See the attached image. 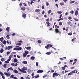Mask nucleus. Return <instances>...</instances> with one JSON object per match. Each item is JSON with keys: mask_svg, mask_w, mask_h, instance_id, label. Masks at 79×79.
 I'll return each instance as SVG.
<instances>
[{"mask_svg": "<svg viewBox=\"0 0 79 79\" xmlns=\"http://www.w3.org/2000/svg\"><path fill=\"white\" fill-rule=\"evenodd\" d=\"M73 73H75L76 74L77 73V70H74L73 71L69 73H68V75H69V76L73 75Z\"/></svg>", "mask_w": 79, "mask_h": 79, "instance_id": "obj_1", "label": "nucleus"}, {"mask_svg": "<svg viewBox=\"0 0 79 79\" xmlns=\"http://www.w3.org/2000/svg\"><path fill=\"white\" fill-rule=\"evenodd\" d=\"M53 47V45L52 44H48L47 46H45V48L47 49H48V48H50V47Z\"/></svg>", "mask_w": 79, "mask_h": 79, "instance_id": "obj_2", "label": "nucleus"}, {"mask_svg": "<svg viewBox=\"0 0 79 79\" xmlns=\"http://www.w3.org/2000/svg\"><path fill=\"white\" fill-rule=\"evenodd\" d=\"M55 76H60V75L58 73H54L53 74V77H55Z\"/></svg>", "mask_w": 79, "mask_h": 79, "instance_id": "obj_3", "label": "nucleus"}, {"mask_svg": "<svg viewBox=\"0 0 79 79\" xmlns=\"http://www.w3.org/2000/svg\"><path fill=\"white\" fill-rule=\"evenodd\" d=\"M55 31L56 33L57 34L58 33H59L60 34H61V32L60 31H59L58 29L57 28L55 29Z\"/></svg>", "mask_w": 79, "mask_h": 79, "instance_id": "obj_4", "label": "nucleus"}, {"mask_svg": "<svg viewBox=\"0 0 79 79\" xmlns=\"http://www.w3.org/2000/svg\"><path fill=\"white\" fill-rule=\"evenodd\" d=\"M22 70H23V71H27V67L24 66L23 67Z\"/></svg>", "mask_w": 79, "mask_h": 79, "instance_id": "obj_5", "label": "nucleus"}, {"mask_svg": "<svg viewBox=\"0 0 79 79\" xmlns=\"http://www.w3.org/2000/svg\"><path fill=\"white\" fill-rule=\"evenodd\" d=\"M18 69L20 72H22L23 73H27V72H26V71H23V70H22V69H20L19 68H18Z\"/></svg>", "mask_w": 79, "mask_h": 79, "instance_id": "obj_6", "label": "nucleus"}, {"mask_svg": "<svg viewBox=\"0 0 79 79\" xmlns=\"http://www.w3.org/2000/svg\"><path fill=\"white\" fill-rule=\"evenodd\" d=\"M44 71L42 70H38L37 72V73H42Z\"/></svg>", "mask_w": 79, "mask_h": 79, "instance_id": "obj_7", "label": "nucleus"}, {"mask_svg": "<svg viewBox=\"0 0 79 79\" xmlns=\"http://www.w3.org/2000/svg\"><path fill=\"white\" fill-rule=\"evenodd\" d=\"M13 56V55H10L9 56V59L7 60V61H10L11 60V58H12Z\"/></svg>", "mask_w": 79, "mask_h": 79, "instance_id": "obj_8", "label": "nucleus"}, {"mask_svg": "<svg viewBox=\"0 0 79 79\" xmlns=\"http://www.w3.org/2000/svg\"><path fill=\"white\" fill-rule=\"evenodd\" d=\"M10 70H11V71H13V68L12 67H10V68H9L7 69V72H8Z\"/></svg>", "mask_w": 79, "mask_h": 79, "instance_id": "obj_9", "label": "nucleus"}, {"mask_svg": "<svg viewBox=\"0 0 79 79\" xmlns=\"http://www.w3.org/2000/svg\"><path fill=\"white\" fill-rule=\"evenodd\" d=\"M13 72H14V73H15V74H18V70H16V69L14 70Z\"/></svg>", "mask_w": 79, "mask_h": 79, "instance_id": "obj_10", "label": "nucleus"}, {"mask_svg": "<svg viewBox=\"0 0 79 79\" xmlns=\"http://www.w3.org/2000/svg\"><path fill=\"white\" fill-rule=\"evenodd\" d=\"M11 65H12V66H17V65H18V64L17 63H16L15 64L13 63L11 64Z\"/></svg>", "mask_w": 79, "mask_h": 79, "instance_id": "obj_11", "label": "nucleus"}, {"mask_svg": "<svg viewBox=\"0 0 79 79\" xmlns=\"http://www.w3.org/2000/svg\"><path fill=\"white\" fill-rule=\"evenodd\" d=\"M10 27H7L6 28V31H7V32H10Z\"/></svg>", "mask_w": 79, "mask_h": 79, "instance_id": "obj_12", "label": "nucleus"}, {"mask_svg": "<svg viewBox=\"0 0 79 79\" xmlns=\"http://www.w3.org/2000/svg\"><path fill=\"white\" fill-rule=\"evenodd\" d=\"M26 16V14L25 13H23L22 15V17L24 18H25Z\"/></svg>", "mask_w": 79, "mask_h": 79, "instance_id": "obj_13", "label": "nucleus"}, {"mask_svg": "<svg viewBox=\"0 0 79 79\" xmlns=\"http://www.w3.org/2000/svg\"><path fill=\"white\" fill-rule=\"evenodd\" d=\"M40 9H37L35 10V12L36 13H39V12H40Z\"/></svg>", "mask_w": 79, "mask_h": 79, "instance_id": "obj_14", "label": "nucleus"}, {"mask_svg": "<svg viewBox=\"0 0 79 79\" xmlns=\"http://www.w3.org/2000/svg\"><path fill=\"white\" fill-rule=\"evenodd\" d=\"M46 23L48 25H47V26H48V27H50V23L49 22H46Z\"/></svg>", "mask_w": 79, "mask_h": 79, "instance_id": "obj_15", "label": "nucleus"}, {"mask_svg": "<svg viewBox=\"0 0 79 79\" xmlns=\"http://www.w3.org/2000/svg\"><path fill=\"white\" fill-rule=\"evenodd\" d=\"M8 50H10L11 48H13V46H8Z\"/></svg>", "mask_w": 79, "mask_h": 79, "instance_id": "obj_16", "label": "nucleus"}, {"mask_svg": "<svg viewBox=\"0 0 79 79\" xmlns=\"http://www.w3.org/2000/svg\"><path fill=\"white\" fill-rule=\"evenodd\" d=\"M21 10L23 11H25L26 10V8L24 7H23L21 8Z\"/></svg>", "mask_w": 79, "mask_h": 79, "instance_id": "obj_17", "label": "nucleus"}, {"mask_svg": "<svg viewBox=\"0 0 79 79\" xmlns=\"http://www.w3.org/2000/svg\"><path fill=\"white\" fill-rule=\"evenodd\" d=\"M75 14L76 16H77V15H78V11H77V10H76V11H75Z\"/></svg>", "mask_w": 79, "mask_h": 79, "instance_id": "obj_18", "label": "nucleus"}, {"mask_svg": "<svg viewBox=\"0 0 79 79\" xmlns=\"http://www.w3.org/2000/svg\"><path fill=\"white\" fill-rule=\"evenodd\" d=\"M23 64H27V61H23L22 62Z\"/></svg>", "mask_w": 79, "mask_h": 79, "instance_id": "obj_19", "label": "nucleus"}, {"mask_svg": "<svg viewBox=\"0 0 79 79\" xmlns=\"http://www.w3.org/2000/svg\"><path fill=\"white\" fill-rule=\"evenodd\" d=\"M24 53L25 54L27 55V54H29V51H25Z\"/></svg>", "mask_w": 79, "mask_h": 79, "instance_id": "obj_20", "label": "nucleus"}, {"mask_svg": "<svg viewBox=\"0 0 79 79\" xmlns=\"http://www.w3.org/2000/svg\"><path fill=\"white\" fill-rule=\"evenodd\" d=\"M21 44H22L20 43H18L15 44V45H19V46H20Z\"/></svg>", "mask_w": 79, "mask_h": 79, "instance_id": "obj_21", "label": "nucleus"}, {"mask_svg": "<svg viewBox=\"0 0 79 79\" xmlns=\"http://www.w3.org/2000/svg\"><path fill=\"white\" fill-rule=\"evenodd\" d=\"M14 63H15L16 62H18V60H17V59H16V58L14 59Z\"/></svg>", "mask_w": 79, "mask_h": 79, "instance_id": "obj_22", "label": "nucleus"}, {"mask_svg": "<svg viewBox=\"0 0 79 79\" xmlns=\"http://www.w3.org/2000/svg\"><path fill=\"white\" fill-rule=\"evenodd\" d=\"M46 5L47 6H48L50 5V4H49V3H48V2H46Z\"/></svg>", "mask_w": 79, "mask_h": 79, "instance_id": "obj_23", "label": "nucleus"}, {"mask_svg": "<svg viewBox=\"0 0 79 79\" xmlns=\"http://www.w3.org/2000/svg\"><path fill=\"white\" fill-rule=\"evenodd\" d=\"M64 3L63 2H61L60 3V5H61V6H62V5H64Z\"/></svg>", "mask_w": 79, "mask_h": 79, "instance_id": "obj_24", "label": "nucleus"}, {"mask_svg": "<svg viewBox=\"0 0 79 79\" xmlns=\"http://www.w3.org/2000/svg\"><path fill=\"white\" fill-rule=\"evenodd\" d=\"M27 55L26 54L24 53H23V57H24V58H25V57H26V56H27Z\"/></svg>", "mask_w": 79, "mask_h": 79, "instance_id": "obj_25", "label": "nucleus"}, {"mask_svg": "<svg viewBox=\"0 0 79 79\" xmlns=\"http://www.w3.org/2000/svg\"><path fill=\"white\" fill-rule=\"evenodd\" d=\"M38 44H41L42 43V41L40 40H39L38 41Z\"/></svg>", "mask_w": 79, "mask_h": 79, "instance_id": "obj_26", "label": "nucleus"}, {"mask_svg": "<svg viewBox=\"0 0 79 79\" xmlns=\"http://www.w3.org/2000/svg\"><path fill=\"white\" fill-rule=\"evenodd\" d=\"M57 13H58V14H61L62 13V12L61 11H57Z\"/></svg>", "mask_w": 79, "mask_h": 79, "instance_id": "obj_27", "label": "nucleus"}, {"mask_svg": "<svg viewBox=\"0 0 79 79\" xmlns=\"http://www.w3.org/2000/svg\"><path fill=\"white\" fill-rule=\"evenodd\" d=\"M3 40V37H2L1 38H0V41H1V42H2Z\"/></svg>", "mask_w": 79, "mask_h": 79, "instance_id": "obj_28", "label": "nucleus"}, {"mask_svg": "<svg viewBox=\"0 0 79 79\" xmlns=\"http://www.w3.org/2000/svg\"><path fill=\"white\" fill-rule=\"evenodd\" d=\"M7 64H4L3 65V67L4 68H6V65H7Z\"/></svg>", "mask_w": 79, "mask_h": 79, "instance_id": "obj_29", "label": "nucleus"}, {"mask_svg": "<svg viewBox=\"0 0 79 79\" xmlns=\"http://www.w3.org/2000/svg\"><path fill=\"white\" fill-rule=\"evenodd\" d=\"M2 43L3 44H4V45H6V41L5 40H4L3 42H2Z\"/></svg>", "mask_w": 79, "mask_h": 79, "instance_id": "obj_30", "label": "nucleus"}, {"mask_svg": "<svg viewBox=\"0 0 79 79\" xmlns=\"http://www.w3.org/2000/svg\"><path fill=\"white\" fill-rule=\"evenodd\" d=\"M31 59L32 60H34V59H35V57L34 56H32L31 57Z\"/></svg>", "mask_w": 79, "mask_h": 79, "instance_id": "obj_31", "label": "nucleus"}, {"mask_svg": "<svg viewBox=\"0 0 79 79\" xmlns=\"http://www.w3.org/2000/svg\"><path fill=\"white\" fill-rule=\"evenodd\" d=\"M55 72V71L54 70L52 69H51V72L50 73H54Z\"/></svg>", "mask_w": 79, "mask_h": 79, "instance_id": "obj_32", "label": "nucleus"}, {"mask_svg": "<svg viewBox=\"0 0 79 79\" xmlns=\"http://www.w3.org/2000/svg\"><path fill=\"white\" fill-rule=\"evenodd\" d=\"M22 50V48L21 47H19V48H17V50Z\"/></svg>", "mask_w": 79, "mask_h": 79, "instance_id": "obj_33", "label": "nucleus"}, {"mask_svg": "<svg viewBox=\"0 0 79 79\" xmlns=\"http://www.w3.org/2000/svg\"><path fill=\"white\" fill-rule=\"evenodd\" d=\"M46 55H50V54H51V52H46Z\"/></svg>", "mask_w": 79, "mask_h": 79, "instance_id": "obj_34", "label": "nucleus"}, {"mask_svg": "<svg viewBox=\"0 0 79 79\" xmlns=\"http://www.w3.org/2000/svg\"><path fill=\"white\" fill-rule=\"evenodd\" d=\"M74 20L75 21H79V19H77L76 18H74Z\"/></svg>", "mask_w": 79, "mask_h": 79, "instance_id": "obj_35", "label": "nucleus"}, {"mask_svg": "<svg viewBox=\"0 0 79 79\" xmlns=\"http://www.w3.org/2000/svg\"><path fill=\"white\" fill-rule=\"evenodd\" d=\"M52 13V11L51 10H49L48 11V14L50 15V13Z\"/></svg>", "mask_w": 79, "mask_h": 79, "instance_id": "obj_36", "label": "nucleus"}, {"mask_svg": "<svg viewBox=\"0 0 79 79\" xmlns=\"http://www.w3.org/2000/svg\"><path fill=\"white\" fill-rule=\"evenodd\" d=\"M75 2V1H71L70 2V4H72V3H74Z\"/></svg>", "mask_w": 79, "mask_h": 79, "instance_id": "obj_37", "label": "nucleus"}, {"mask_svg": "<svg viewBox=\"0 0 79 79\" xmlns=\"http://www.w3.org/2000/svg\"><path fill=\"white\" fill-rule=\"evenodd\" d=\"M30 48H31V47H28L27 48V49L28 50H29V49H30Z\"/></svg>", "mask_w": 79, "mask_h": 79, "instance_id": "obj_38", "label": "nucleus"}, {"mask_svg": "<svg viewBox=\"0 0 79 79\" xmlns=\"http://www.w3.org/2000/svg\"><path fill=\"white\" fill-rule=\"evenodd\" d=\"M1 61H5V58H2L1 59Z\"/></svg>", "mask_w": 79, "mask_h": 79, "instance_id": "obj_39", "label": "nucleus"}, {"mask_svg": "<svg viewBox=\"0 0 79 79\" xmlns=\"http://www.w3.org/2000/svg\"><path fill=\"white\" fill-rule=\"evenodd\" d=\"M0 74H1V76H3V75H4V74H3V73H2V72H0Z\"/></svg>", "mask_w": 79, "mask_h": 79, "instance_id": "obj_40", "label": "nucleus"}, {"mask_svg": "<svg viewBox=\"0 0 79 79\" xmlns=\"http://www.w3.org/2000/svg\"><path fill=\"white\" fill-rule=\"evenodd\" d=\"M71 22L70 21H69L67 23V24H68V25H70V24H71Z\"/></svg>", "mask_w": 79, "mask_h": 79, "instance_id": "obj_41", "label": "nucleus"}, {"mask_svg": "<svg viewBox=\"0 0 79 79\" xmlns=\"http://www.w3.org/2000/svg\"><path fill=\"white\" fill-rule=\"evenodd\" d=\"M55 27L56 28H59V26H58L57 25H56Z\"/></svg>", "mask_w": 79, "mask_h": 79, "instance_id": "obj_42", "label": "nucleus"}, {"mask_svg": "<svg viewBox=\"0 0 79 79\" xmlns=\"http://www.w3.org/2000/svg\"><path fill=\"white\" fill-rule=\"evenodd\" d=\"M68 19L69 20L71 19H72V17L71 16L69 17H68Z\"/></svg>", "mask_w": 79, "mask_h": 79, "instance_id": "obj_43", "label": "nucleus"}, {"mask_svg": "<svg viewBox=\"0 0 79 79\" xmlns=\"http://www.w3.org/2000/svg\"><path fill=\"white\" fill-rule=\"evenodd\" d=\"M17 58H21V56H20L17 55Z\"/></svg>", "mask_w": 79, "mask_h": 79, "instance_id": "obj_44", "label": "nucleus"}, {"mask_svg": "<svg viewBox=\"0 0 79 79\" xmlns=\"http://www.w3.org/2000/svg\"><path fill=\"white\" fill-rule=\"evenodd\" d=\"M40 76L39 75H37L35 76V78H38V77H39Z\"/></svg>", "mask_w": 79, "mask_h": 79, "instance_id": "obj_45", "label": "nucleus"}, {"mask_svg": "<svg viewBox=\"0 0 79 79\" xmlns=\"http://www.w3.org/2000/svg\"><path fill=\"white\" fill-rule=\"evenodd\" d=\"M70 13L71 14H73L74 13V11L72 10L71 11H70Z\"/></svg>", "mask_w": 79, "mask_h": 79, "instance_id": "obj_46", "label": "nucleus"}, {"mask_svg": "<svg viewBox=\"0 0 79 79\" xmlns=\"http://www.w3.org/2000/svg\"><path fill=\"white\" fill-rule=\"evenodd\" d=\"M59 24L60 26H61L62 25V22H59Z\"/></svg>", "mask_w": 79, "mask_h": 79, "instance_id": "obj_47", "label": "nucleus"}, {"mask_svg": "<svg viewBox=\"0 0 79 79\" xmlns=\"http://www.w3.org/2000/svg\"><path fill=\"white\" fill-rule=\"evenodd\" d=\"M7 60V61H5V63H9V61H9V60Z\"/></svg>", "mask_w": 79, "mask_h": 79, "instance_id": "obj_48", "label": "nucleus"}, {"mask_svg": "<svg viewBox=\"0 0 79 79\" xmlns=\"http://www.w3.org/2000/svg\"><path fill=\"white\" fill-rule=\"evenodd\" d=\"M38 64H39V63H38V62H36V66H38Z\"/></svg>", "mask_w": 79, "mask_h": 79, "instance_id": "obj_49", "label": "nucleus"}, {"mask_svg": "<svg viewBox=\"0 0 79 79\" xmlns=\"http://www.w3.org/2000/svg\"><path fill=\"white\" fill-rule=\"evenodd\" d=\"M13 77H14V75H12L10 77V78H13Z\"/></svg>", "mask_w": 79, "mask_h": 79, "instance_id": "obj_50", "label": "nucleus"}, {"mask_svg": "<svg viewBox=\"0 0 79 79\" xmlns=\"http://www.w3.org/2000/svg\"><path fill=\"white\" fill-rule=\"evenodd\" d=\"M76 40V38H73L72 40V42H73V41H74Z\"/></svg>", "mask_w": 79, "mask_h": 79, "instance_id": "obj_51", "label": "nucleus"}, {"mask_svg": "<svg viewBox=\"0 0 79 79\" xmlns=\"http://www.w3.org/2000/svg\"><path fill=\"white\" fill-rule=\"evenodd\" d=\"M0 52L1 53H3V49H2L1 50Z\"/></svg>", "mask_w": 79, "mask_h": 79, "instance_id": "obj_52", "label": "nucleus"}, {"mask_svg": "<svg viewBox=\"0 0 79 79\" xmlns=\"http://www.w3.org/2000/svg\"><path fill=\"white\" fill-rule=\"evenodd\" d=\"M42 15H44L45 14V11L44 10H43L42 12Z\"/></svg>", "mask_w": 79, "mask_h": 79, "instance_id": "obj_53", "label": "nucleus"}, {"mask_svg": "<svg viewBox=\"0 0 79 79\" xmlns=\"http://www.w3.org/2000/svg\"><path fill=\"white\" fill-rule=\"evenodd\" d=\"M63 15V14H61L59 16V18H61V17H62V16Z\"/></svg>", "mask_w": 79, "mask_h": 79, "instance_id": "obj_54", "label": "nucleus"}, {"mask_svg": "<svg viewBox=\"0 0 79 79\" xmlns=\"http://www.w3.org/2000/svg\"><path fill=\"white\" fill-rule=\"evenodd\" d=\"M7 77H9L10 76H11V74L10 73H8V75H7Z\"/></svg>", "mask_w": 79, "mask_h": 79, "instance_id": "obj_55", "label": "nucleus"}, {"mask_svg": "<svg viewBox=\"0 0 79 79\" xmlns=\"http://www.w3.org/2000/svg\"><path fill=\"white\" fill-rule=\"evenodd\" d=\"M23 5L24 6H27V4H26V3H23Z\"/></svg>", "mask_w": 79, "mask_h": 79, "instance_id": "obj_56", "label": "nucleus"}, {"mask_svg": "<svg viewBox=\"0 0 79 79\" xmlns=\"http://www.w3.org/2000/svg\"><path fill=\"white\" fill-rule=\"evenodd\" d=\"M46 21H47V22L50 21V19L49 18L48 19H46Z\"/></svg>", "mask_w": 79, "mask_h": 79, "instance_id": "obj_57", "label": "nucleus"}, {"mask_svg": "<svg viewBox=\"0 0 79 79\" xmlns=\"http://www.w3.org/2000/svg\"><path fill=\"white\" fill-rule=\"evenodd\" d=\"M22 5H23V3L21 2L20 4H19V6H22Z\"/></svg>", "mask_w": 79, "mask_h": 79, "instance_id": "obj_58", "label": "nucleus"}, {"mask_svg": "<svg viewBox=\"0 0 79 79\" xmlns=\"http://www.w3.org/2000/svg\"><path fill=\"white\" fill-rule=\"evenodd\" d=\"M54 68L55 69H56V68H57V66H54Z\"/></svg>", "mask_w": 79, "mask_h": 79, "instance_id": "obj_59", "label": "nucleus"}, {"mask_svg": "<svg viewBox=\"0 0 79 79\" xmlns=\"http://www.w3.org/2000/svg\"><path fill=\"white\" fill-rule=\"evenodd\" d=\"M68 35H72V33L71 32V33H69L68 34Z\"/></svg>", "mask_w": 79, "mask_h": 79, "instance_id": "obj_60", "label": "nucleus"}, {"mask_svg": "<svg viewBox=\"0 0 79 79\" xmlns=\"http://www.w3.org/2000/svg\"><path fill=\"white\" fill-rule=\"evenodd\" d=\"M11 35H6V37H10V36Z\"/></svg>", "mask_w": 79, "mask_h": 79, "instance_id": "obj_61", "label": "nucleus"}, {"mask_svg": "<svg viewBox=\"0 0 79 79\" xmlns=\"http://www.w3.org/2000/svg\"><path fill=\"white\" fill-rule=\"evenodd\" d=\"M7 55H9V54H10V52H7Z\"/></svg>", "mask_w": 79, "mask_h": 79, "instance_id": "obj_62", "label": "nucleus"}, {"mask_svg": "<svg viewBox=\"0 0 79 79\" xmlns=\"http://www.w3.org/2000/svg\"><path fill=\"white\" fill-rule=\"evenodd\" d=\"M63 70H64V69H65V68L64 67H62V69Z\"/></svg>", "mask_w": 79, "mask_h": 79, "instance_id": "obj_63", "label": "nucleus"}, {"mask_svg": "<svg viewBox=\"0 0 79 79\" xmlns=\"http://www.w3.org/2000/svg\"><path fill=\"white\" fill-rule=\"evenodd\" d=\"M43 9H44V6L43 5L41 7Z\"/></svg>", "mask_w": 79, "mask_h": 79, "instance_id": "obj_64", "label": "nucleus"}]
</instances>
